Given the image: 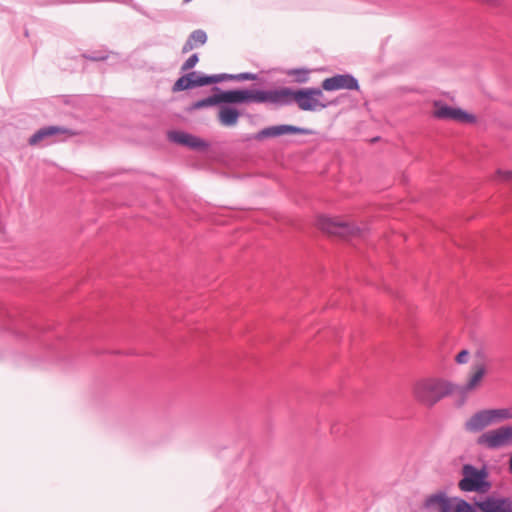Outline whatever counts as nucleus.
<instances>
[{
  "instance_id": "nucleus-1",
  "label": "nucleus",
  "mask_w": 512,
  "mask_h": 512,
  "mask_svg": "<svg viewBox=\"0 0 512 512\" xmlns=\"http://www.w3.org/2000/svg\"><path fill=\"white\" fill-rule=\"evenodd\" d=\"M265 95L267 104L275 107L291 106L295 103L302 111H317L326 108L328 105L320 102V98L324 96L322 87H308L297 90L290 87H280L265 90Z\"/></svg>"
},
{
  "instance_id": "nucleus-2",
  "label": "nucleus",
  "mask_w": 512,
  "mask_h": 512,
  "mask_svg": "<svg viewBox=\"0 0 512 512\" xmlns=\"http://www.w3.org/2000/svg\"><path fill=\"white\" fill-rule=\"evenodd\" d=\"M229 91H235L240 96L229 103L217 104L219 108L218 121L222 126L232 127L238 123L241 112L235 105L252 103L267 104L265 90L240 88L230 89Z\"/></svg>"
},
{
  "instance_id": "nucleus-3",
  "label": "nucleus",
  "mask_w": 512,
  "mask_h": 512,
  "mask_svg": "<svg viewBox=\"0 0 512 512\" xmlns=\"http://www.w3.org/2000/svg\"><path fill=\"white\" fill-rule=\"evenodd\" d=\"M455 389L456 386L449 381L427 378L415 384L414 395L420 403L432 407L444 397L452 394Z\"/></svg>"
},
{
  "instance_id": "nucleus-4",
  "label": "nucleus",
  "mask_w": 512,
  "mask_h": 512,
  "mask_svg": "<svg viewBox=\"0 0 512 512\" xmlns=\"http://www.w3.org/2000/svg\"><path fill=\"white\" fill-rule=\"evenodd\" d=\"M488 476L485 466L478 469L472 464H465L462 467V479L458 487L464 492L487 493L492 486Z\"/></svg>"
},
{
  "instance_id": "nucleus-5",
  "label": "nucleus",
  "mask_w": 512,
  "mask_h": 512,
  "mask_svg": "<svg viewBox=\"0 0 512 512\" xmlns=\"http://www.w3.org/2000/svg\"><path fill=\"white\" fill-rule=\"evenodd\" d=\"M478 444L485 445L489 449H499L512 445V426H501L490 430L478 438Z\"/></svg>"
},
{
  "instance_id": "nucleus-6",
  "label": "nucleus",
  "mask_w": 512,
  "mask_h": 512,
  "mask_svg": "<svg viewBox=\"0 0 512 512\" xmlns=\"http://www.w3.org/2000/svg\"><path fill=\"white\" fill-rule=\"evenodd\" d=\"M317 225L322 231L340 237L355 235L359 232V228L354 225L326 216L319 217Z\"/></svg>"
},
{
  "instance_id": "nucleus-7",
  "label": "nucleus",
  "mask_w": 512,
  "mask_h": 512,
  "mask_svg": "<svg viewBox=\"0 0 512 512\" xmlns=\"http://www.w3.org/2000/svg\"><path fill=\"white\" fill-rule=\"evenodd\" d=\"M212 91L214 92L212 95L193 102L188 108V111L191 112L202 108L217 106V104L229 103L240 96L235 91H224L218 86H214Z\"/></svg>"
},
{
  "instance_id": "nucleus-8",
  "label": "nucleus",
  "mask_w": 512,
  "mask_h": 512,
  "mask_svg": "<svg viewBox=\"0 0 512 512\" xmlns=\"http://www.w3.org/2000/svg\"><path fill=\"white\" fill-rule=\"evenodd\" d=\"M314 131L309 128L298 127L289 124H281L268 126L258 131L253 138L255 140L261 141L265 138H274L287 134H302V135H312Z\"/></svg>"
},
{
  "instance_id": "nucleus-9",
  "label": "nucleus",
  "mask_w": 512,
  "mask_h": 512,
  "mask_svg": "<svg viewBox=\"0 0 512 512\" xmlns=\"http://www.w3.org/2000/svg\"><path fill=\"white\" fill-rule=\"evenodd\" d=\"M321 87L325 91H337L341 89L358 91L360 88L357 78L348 73L336 74L324 79L321 83Z\"/></svg>"
},
{
  "instance_id": "nucleus-10",
  "label": "nucleus",
  "mask_w": 512,
  "mask_h": 512,
  "mask_svg": "<svg viewBox=\"0 0 512 512\" xmlns=\"http://www.w3.org/2000/svg\"><path fill=\"white\" fill-rule=\"evenodd\" d=\"M167 137L171 142L186 146L196 151H203L209 147V144L203 139L184 131H169Z\"/></svg>"
},
{
  "instance_id": "nucleus-11",
  "label": "nucleus",
  "mask_w": 512,
  "mask_h": 512,
  "mask_svg": "<svg viewBox=\"0 0 512 512\" xmlns=\"http://www.w3.org/2000/svg\"><path fill=\"white\" fill-rule=\"evenodd\" d=\"M475 506L481 512H512V499L509 497L487 496L483 500L475 501Z\"/></svg>"
},
{
  "instance_id": "nucleus-12",
  "label": "nucleus",
  "mask_w": 512,
  "mask_h": 512,
  "mask_svg": "<svg viewBox=\"0 0 512 512\" xmlns=\"http://www.w3.org/2000/svg\"><path fill=\"white\" fill-rule=\"evenodd\" d=\"M69 134L73 135V132L67 128L61 126H45L37 130L33 135L30 136L28 143L31 146L38 145L42 141L56 135Z\"/></svg>"
},
{
  "instance_id": "nucleus-13",
  "label": "nucleus",
  "mask_w": 512,
  "mask_h": 512,
  "mask_svg": "<svg viewBox=\"0 0 512 512\" xmlns=\"http://www.w3.org/2000/svg\"><path fill=\"white\" fill-rule=\"evenodd\" d=\"M491 425L488 409L480 410L474 413L465 423V429L469 432H480L485 427Z\"/></svg>"
},
{
  "instance_id": "nucleus-14",
  "label": "nucleus",
  "mask_w": 512,
  "mask_h": 512,
  "mask_svg": "<svg viewBox=\"0 0 512 512\" xmlns=\"http://www.w3.org/2000/svg\"><path fill=\"white\" fill-rule=\"evenodd\" d=\"M439 506V512H451V503L445 493L439 492L432 494L425 499L424 507L426 509L434 508Z\"/></svg>"
},
{
  "instance_id": "nucleus-15",
  "label": "nucleus",
  "mask_w": 512,
  "mask_h": 512,
  "mask_svg": "<svg viewBox=\"0 0 512 512\" xmlns=\"http://www.w3.org/2000/svg\"><path fill=\"white\" fill-rule=\"evenodd\" d=\"M472 368L474 372L470 379L468 380V382L463 386H456V389H458L461 393H466L468 391L475 389L486 373V368L484 364H474Z\"/></svg>"
},
{
  "instance_id": "nucleus-16",
  "label": "nucleus",
  "mask_w": 512,
  "mask_h": 512,
  "mask_svg": "<svg viewBox=\"0 0 512 512\" xmlns=\"http://www.w3.org/2000/svg\"><path fill=\"white\" fill-rule=\"evenodd\" d=\"M197 72L192 71L179 77L172 86L173 92H181L196 87Z\"/></svg>"
},
{
  "instance_id": "nucleus-17",
  "label": "nucleus",
  "mask_w": 512,
  "mask_h": 512,
  "mask_svg": "<svg viewBox=\"0 0 512 512\" xmlns=\"http://www.w3.org/2000/svg\"><path fill=\"white\" fill-rule=\"evenodd\" d=\"M491 424L499 423L505 420L512 419V407L488 409Z\"/></svg>"
},
{
  "instance_id": "nucleus-18",
  "label": "nucleus",
  "mask_w": 512,
  "mask_h": 512,
  "mask_svg": "<svg viewBox=\"0 0 512 512\" xmlns=\"http://www.w3.org/2000/svg\"><path fill=\"white\" fill-rule=\"evenodd\" d=\"M309 73L310 70L306 68H293L289 69L286 74L288 76H293L294 81L299 84H304L309 81Z\"/></svg>"
},
{
  "instance_id": "nucleus-19",
  "label": "nucleus",
  "mask_w": 512,
  "mask_h": 512,
  "mask_svg": "<svg viewBox=\"0 0 512 512\" xmlns=\"http://www.w3.org/2000/svg\"><path fill=\"white\" fill-rule=\"evenodd\" d=\"M457 108L448 106V105H441L434 111V116L438 119H450L453 120Z\"/></svg>"
},
{
  "instance_id": "nucleus-20",
  "label": "nucleus",
  "mask_w": 512,
  "mask_h": 512,
  "mask_svg": "<svg viewBox=\"0 0 512 512\" xmlns=\"http://www.w3.org/2000/svg\"><path fill=\"white\" fill-rule=\"evenodd\" d=\"M189 40L195 44V47L204 45L207 42V34L202 29L194 30L189 35Z\"/></svg>"
},
{
  "instance_id": "nucleus-21",
  "label": "nucleus",
  "mask_w": 512,
  "mask_h": 512,
  "mask_svg": "<svg viewBox=\"0 0 512 512\" xmlns=\"http://www.w3.org/2000/svg\"><path fill=\"white\" fill-rule=\"evenodd\" d=\"M453 120L462 122V123H472L475 121V116L467 113L466 111L462 110L461 108H457Z\"/></svg>"
},
{
  "instance_id": "nucleus-22",
  "label": "nucleus",
  "mask_w": 512,
  "mask_h": 512,
  "mask_svg": "<svg viewBox=\"0 0 512 512\" xmlns=\"http://www.w3.org/2000/svg\"><path fill=\"white\" fill-rule=\"evenodd\" d=\"M475 504H470L464 499H459L455 506L454 512H476Z\"/></svg>"
},
{
  "instance_id": "nucleus-23",
  "label": "nucleus",
  "mask_w": 512,
  "mask_h": 512,
  "mask_svg": "<svg viewBox=\"0 0 512 512\" xmlns=\"http://www.w3.org/2000/svg\"><path fill=\"white\" fill-rule=\"evenodd\" d=\"M199 62V56L197 53L192 54L181 66V72L191 70Z\"/></svg>"
},
{
  "instance_id": "nucleus-24",
  "label": "nucleus",
  "mask_w": 512,
  "mask_h": 512,
  "mask_svg": "<svg viewBox=\"0 0 512 512\" xmlns=\"http://www.w3.org/2000/svg\"><path fill=\"white\" fill-rule=\"evenodd\" d=\"M231 79L236 81L258 80V74L252 72L231 74Z\"/></svg>"
},
{
  "instance_id": "nucleus-25",
  "label": "nucleus",
  "mask_w": 512,
  "mask_h": 512,
  "mask_svg": "<svg viewBox=\"0 0 512 512\" xmlns=\"http://www.w3.org/2000/svg\"><path fill=\"white\" fill-rule=\"evenodd\" d=\"M85 59L91 60V61H103L108 58L107 54L101 51H94L91 53H84L82 55Z\"/></svg>"
},
{
  "instance_id": "nucleus-26",
  "label": "nucleus",
  "mask_w": 512,
  "mask_h": 512,
  "mask_svg": "<svg viewBox=\"0 0 512 512\" xmlns=\"http://www.w3.org/2000/svg\"><path fill=\"white\" fill-rule=\"evenodd\" d=\"M195 83H196V87H203V86L211 85L210 75L197 73Z\"/></svg>"
},
{
  "instance_id": "nucleus-27",
  "label": "nucleus",
  "mask_w": 512,
  "mask_h": 512,
  "mask_svg": "<svg viewBox=\"0 0 512 512\" xmlns=\"http://www.w3.org/2000/svg\"><path fill=\"white\" fill-rule=\"evenodd\" d=\"M210 80H211V85H212V84L220 83L224 80H232V79H231V74L222 73V74L210 75Z\"/></svg>"
},
{
  "instance_id": "nucleus-28",
  "label": "nucleus",
  "mask_w": 512,
  "mask_h": 512,
  "mask_svg": "<svg viewBox=\"0 0 512 512\" xmlns=\"http://www.w3.org/2000/svg\"><path fill=\"white\" fill-rule=\"evenodd\" d=\"M469 352L466 349L461 350L455 357V361L458 364H465L468 362Z\"/></svg>"
},
{
  "instance_id": "nucleus-29",
  "label": "nucleus",
  "mask_w": 512,
  "mask_h": 512,
  "mask_svg": "<svg viewBox=\"0 0 512 512\" xmlns=\"http://www.w3.org/2000/svg\"><path fill=\"white\" fill-rule=\"evenodd\" d=\"M195 48V44L192 43L189 38L186 40V42L184 43L183 47H182V53L185 54V53H188L189 51L193 50Z\"/></svg>"
},
{
  "instance_id": "nucleus-30",
  "label": "nucleus",
  "mask_w": 512,
  "mask_h": 512,
  "mask_svg": "<svg viewBox=\"0 0 512 512\" xmlns=\"http://www.w3.org/2000/svg\"><path fill=\"white\" fill-rule=\"evenodd\" d=\"M11 322H12V325H11V326H7V327H5L4 329H5V330H7V331H10V332H12V333H14V334H16V335L22 336V333H21V332H19V331L17 330V328L15 327V325H14V321H13V320H11Z\"/></svg>"
},
{
  "instance_id": "nucleus-31",
  "label": "nucleus",
  "mask_w": 512,
  "mask_h": 512,
  "mask_svg": "<svg viewBox=\"0 0 512 512\" xmlns=\"http://www.w3.org/2000/svg\"><path fill=\"white\" fill-rule=\"evenodd\" d=\"M499 174L504 180H512V171H499Z\"/></svg>"
},
{
  "instance_id": "nucleus-32",
  "label": "nucleus",
  "mask_w": 512,
  "mask_h": 512,
  "mask_svg": "<svg viewBox=\"0 0 512 512\" xmlns=\"http://www.w3.org/2000/svg\"><path fill=\"white\" fill-rule=\"evenodd\" d=\"M509 471L512 474V456L509 459Z\"/></svg>"
},
{
  "instance_id": "nucleus-33",
  "label": "nucleus",
  "mask_w": 512,
  "mask_h": 512,
  "mask_svg": "<svg viewBox=\"0 0 512 512\" xmlns=\"http://www.w3.org/2000/svg\"><path fill=\"white\" fill-rule=\"evenodd\" d=\"M191 1H192V0H183V3H184V4H187V3L191 2Z\"/></svg>"
}]
</instances>
